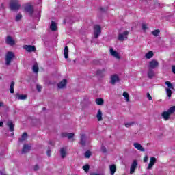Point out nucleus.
Returning a JSON list of instances; mask_svg holds the SVG:
<instances>
[{
	"instance_id": "obj_2",
	"label": "nucleus",
	"mask_w": 175,
	"mask_h": 175,
	"mask_svg": "<svg viewBox=\"0 0 175 175\" xmlns=\"http://www.w3.org/2000/svg\"><path fill=\"white\" fill-rule=\"evenodd\" d=\"M14 57V53H13V52L9 51L5 55V65H7V66L10 65V63L13 61Z\"/></svg>"
},
{
	"instance_id": "obj_21",
	"label": "nucleus",
	"mask_w": 175,
	"mask_h": 175,
	"mask_svg": "<svg viewBox=\"0 0 175 175\" xmlns=\"http://www.w3.org/2000/svg\"><path fill=\"white\" fill-rule=\"evenodd\" d=\"M50 29L53 31V32H55V31H57V23H55V22L52 21L51 23Z\"/></svg>"
},
{
	"instance_id": "obj_13",
	"label": "nucleus",
	"mask_w": 175,
	"mask_h": 175,
	"mask_svg": "<svg viewBox=\"0 0 175 175\" xmlns=\"http://www.w3.org/2000/svg\"><path fill=\"white\" fill-rule=\"evenodd\" d=\"M120 78L118 77V75H114L111 76V81L110 83L111 84H112V85H114V84H116V83H117V81H119Z\"/></svg>"
},
{
	"instance_id": "obj_44",
	"label": "nucleus",
	"mask_w": 175,
	"mask_h": 175,
	"mask_svg": "<svg viewBox=\"0 0 175 175\" xmlns=\"http://www.w3.org/2000/svg\"><path fill=\"white\" fill-rule=\"evenodd\" d=\"M46 155H48V157H51V150H50V148H49L46 152Z\"/></svg>"
},
{
	"instance_id": "obj_52",
	"label": "nucleus",
	"mask_w": 175,
	"mask_h": 175,
	"mask_svg": "<svg viewBox=\"0 0 175 175\" xmlns=\"http://www.w3.org/2000/svg\"><path fill=\"white\" fill-rule=\"evenodd\" d=\"M3 126V122L1 121L0 122V127Z\"/></svg>"
},
{
	"instance_id": "obj_22",
	"label": "nucleus",
	"mask_w": 175,
	"mask_h": 175,
	"mask_svg": "<svg viewBox=\"0 0 175 175\" xmlns=\"http://www.w3.org/2000/svg\"><path fill=\"white\" fill-rule=\"evenodd\" d=\"M102 116H103V114L102 113V111L100 109H98L96 114V118L98 121H103V118L102 117Z\"/></svg>"
},
{
	"instance_id": "obj_43",
	"label": "nucleus",
	"mask_w": 175,
	"mask_h": 175,
	"mask_svg": "<svg viewBox=\"0 0 175 175\" xmlns=\"http://www.w3.org/2000/svg\"><path fill=\"white\" fill-rule=\"evenodd\" d=\"M101 151H102V152H103V154L106 153L107 152L106 147L101 146Z\"/></svg>"
},
{
	"instance_id": "obj_11",
	"label": "nucleus",
	"mask_w": 175,
	"mask_h": 175,
	"mask_svg": "<svg viewBox=\"0 0 175 175\" xmlns=\"http://www.w3.org/2000/svg\"><path fill=\"white\" fill-rule=\"evenodd\" d=\"M66 84H68V80L64 79L57 84V87L59 90H62L66 87Z\"/></svg>"
},
{
	"instance_id": "obj_8",
	"label": "nucleus",
	"mask_w": 175,
	"mask_h": 175,
	"mask_svg": "<svg viewBox=\"0 0 175 175\" xmlns=\"http://www.w3.org/2000/svg\"><path fill=\"white\" fill-rule=\"evenodd\" d=\"M25 12L29 13V14H30L31 16H32V14H33V7L31 4H27L25 7Z\"/></svg>"
},
{
	"instance_id": "obj_53",
	"label": "nucleus",
	"mask_w": 175,
	"mask_h": 175,
	"mask_svg": "<svg viewBox=\"0 0 175 175\" xmlns=\"http://www.w3.org/2000/svg\"><path fill=\"white\" fill-rule=\"evenodd\" d=\"M1 175H6V174L5 173V172H4V171L1 172Z\"/></svg>"
},
{
	"instance_id": "obj_46",
	"label": "nucleus",
	"mask_w": 175,
	"mask_h": 175,
	"mask_svg": "<svg viewBox=\"0 0 175 175\" xmlns=\"http://www.w3.org/2000/svg\"><path fill=\"white\" fill-rule=\"evenodd\" d=\"M142 29H143V31H146L147 30V25L142 24Z\"/></svg>"
},
{
	"instance_id": "obj_29",
	"label": "nucleus",
	"mask_w": 175,
	"mask_h": 175,
	"mask_svg": "<svg viewBox=\"0 0 175 175\" xmlns=\"http://www.w3.org/2000/svg\"><path fill=\"white\" fill-rule=\"evenodd\" d=\"M14 81H12L10 86V92L11 94H14Z\"/></svg>"
},
{
	"instance_id": "obj_19",
	"label": "nucleus",
	"mask_w": 175,
	"mask_h": 175,
	"mask_svg": "<svg viewBox=\"0 0 175 175\" xmlns=\"http://www.w3.org/2000/svg\"><path fill=\"white\" fill-rule=\"evenodd\" d=\"M105 72H106V70L105 68H103L102 70H98L96 71V75L97 76H98L99 77H103V76H105Z\"/></svg>"
},
{
	"instance_id": "obj_56",
	"label": "nucleus",
	"mask_w": 175,
	"mask_h": 175,
	"mask_svg": "<svg viewBox=\"0 0 175 175\" xmlns=\"http://www.w3.org/2000/svg\"><path fill=\"white\" fill-rule=\"evenodd\" d=\"M49 144H52L51 142H49Z\"/></svg>"
},
{
	"instance_id": "obj_36",
	"label": "nucleus",
	"mask_w": 175,
	"mask_h": 175,
	"mask_svg": "<svg viewBox=\"0 0 175 175\" xmlns=\"http://www.w3.org/2000/svg\"><path fill=\"white\" fill-rule=\"evenodd\" d=\"M123 96L125 98L126 102H129V94H128V92H124L123 93Z\"/></svg>"
},
{
	"instance_id": "obj_30",
	"label": "nucleus",
	"mask_w": 175,
	"mask_h": 175,
	"mask_svg": "<svg viewBox=\"0 0 175 175\" xmlns=\"http://www.w3.org/2000/svg\"><path fill=\"white\" fill-rule=\"evenodd\" d=\"M68 51H69V49H68V46H66L64 47V58H66V59H68Z\"/></svg>"
},
{
	"instance_id": "obj_54",
	"label": "nucleus",
	"mask_w": 175,
	"mask_h": 175,
	"mask_svg": "<svg viewBox=\"0 0 175 175\" xmlns=\"http://www.w3.org/2000/svg\"><path fill=\"white\" fill-rule=\"evenodd\" d=\"M2 106H3V102H0V107H2Z\"/></svg>"
},
{
	"instance_id": "obj_9",
	"label": "nucleus",
	"mask_w": 175,
	"mask_h": 175,
	"mask_svg": "<svg viewBox=\"0 0 175 175\" xmlns=\"http://www.w3.org/2000/svg\"><path fill=\"white\" fill-rule=\"evenodd\" d=\"M5 43L9 44V46H14V44H16L14 40H13V38H12L10 36H7Z\"/></svg>"
},
{
	"instance_id": "obj_18",
	"label": "nucleus",
	"mask_w": 175,
	"mask_h": 175,
	"mask_svg": "<svg viewBox=\"0 0 175 175\" xmlns=\"http://www.w3.org/2000/svg\"><path fill=\"white\" fill-rule=\"evenodd\" d=\"M163 118H164V120H165V121H167V120H169V118H170V113L168 112V111H163L161 114Z\"/></svg>"
},
{
	"instance_id": "obj_14",
	"label": "nucleus",
	"mask_w": 175,
	"mask_h": 175,
	"mask_svg": "<svg viewBox=\"0 0 175 175\" xmlns=\"http://www.w3.org/2000/svg\"><path fill=\"white\" fill-rule=\"evenodd\" d=\"M24 49L26 51H29V53H32V51H36V48L32 45H25Z\"/></svg>"
},
{
	"instance_id": "obj_24",
	"label": "nucleus",
	"mask_w": 175,
	"mask_h": 175,
	"mask_svg": "<svg viewBox=\"0 0 175 175\" xmlns=\"http://www.w3.org/2000/svg\"><path fill=\"white\" fill-rule=\"evenodd\" d=\"M32 70L33 73H39V66L38 65V63H36L33 67Z\"/></svg>"
},
{
	"instance_id": "obj_23",
	"label": "nucleus",
	"mask_w": 175,
	"mask_h": 175,
	"mask_svg": "<svg viewBox=\"0 0 175 175\" xmlns=\"http://www.w3.org/2000/svg\"><path fill=\"white\" fill-rule=\"evenodd\" d=\"M154 76H155V72H154V70L151 68H150L148 71V77L149 79H152V77H154Z\"/></svg>"
},
{
	"instance_id": "obj_37",
	"label": "nucleus",
	"mask_w": 175,
	"mask_h": 175,
	"mask_svg": "<svg viewBox=\"0 0 175 175\" xmlns=\"http://www.w3.org/2000/svg\"><path fill=\"white\" fill-rule=\"evenodd\" d=\"M126 128H129L130 126H132L135 125V122H130L124 124Z\"/></svg>"
},
{
	"instance_id": "obj_1",
	"label": "nucleus",
	"mask_w": 175,
	"mask_h": 175,
	"mask_svg": "<svg viewBox=\"0 0 175 175\" xmlns=\"http://www.w3.org/2000/svg\"><path fill=\"white\" fill-rule=\"evenodd\" d=\"M21 8V5L20 4V2L17 0H12L10 2V8L11 10H18Z\"/></svg>"
},
{
	"instance_id": "obj_42",
	"label": "nucleus",
	"mask_w": 175,
	"mask_h": 175,
	"mask_svg": "<svg viewBox=\"0 0 175 175\" xmlns=\"http://www.w3.org/2000/svg\"><path fill=\"white\" fill-rule=\"evenodd\" d=\"M36 89H37L38 92H40V91H42V86L39 84H37L36 85Z\"/></svg>"
},
{
	"instance_id": "obj_5",
	"label": "nucleus",
	"mask_w": 175,
	"mask_h": 175,
	"mask_svg": "<svg viewBox=\"0 0 175 175\" xmlns=\"http://www.w3.org/2000/svg\"><path fill=\"white\" fill-rule=\"evenodd\" d=\"M79 144L83 147L87 144V135L85 133L80 134Z\"/></svg>"
},
{
	"instance_id": "obj_27",
	"label": "nucleus",
	"mask_w": 175,
	"mask_h": 175,
	"mask_svg": "<svg viewBox=\"0 0 175 175\" xmlns=\"http://www.w3.org/2000/svg\"><path fill=\"white\" fill-rule=\"evenodd\" d=\"M27 137H28V134L27 133H23L21 137L18 139L19 142H24L27 140Z\"/></svg>"
},
{
	"instance_id": "obj_16",
	"label": "nucleus",
	"mask_w": 175,
	"mask_h": 175,
	"mask_svg": "<svg viewBox=\"0 0 175 175\" xmlns=\"http://www.w3.org/2000/svg\"><path fill=\"white\" fill-rule=\"evenodd\" d=\"M133 146L135 148H136V150H138V151H145L144 148L139 143H134Z\"/></svg>"
},
{
	"instance_id": "obj_26",
	"label": "nucleus",
	"mask_w": 175,
	"mask_h": 175,
	"mask_svg": "<svg viewBox=\"0 0 175 175\" xmlns=\"http://www.w3.org/2000/svg\"><path fill=\"white\" fill-rule=\"evenodd\" d=\"M109 169H110V173L111 175H113L116 173V170H117V167H116V165H110Z\"/></svg>"
},
{
	"instance_id": "obj_33",
	"label": "nucleus",
	"mask_w": 175,
	"mask_h": 175,
	"mask_svg": "<svg viewBox=\"0 0 175 175\" xmlns=\"http://www.w3.org/2000/svg\"><path fill=\"white\" fill-rule=\"evenodd\" d=\"M103 100L102 98H97L96 99V105H98L99 106H101V105H103Z\"/></svg>"
},
{
	"instance_id": "obj_39",
	"label": "nucleus",
	"mask_w": 175,
	"mask_h": 175,
	"mask_svg": "<svg viewBox=\"0 0 175 175\" xmlns=\"http://www.w3.org/2000/svg\"><path fill=\"white\" fill-rule=\"evenodd\" d=\"M91 151L90 150H87L85 152V158H90V157H91Z\"/></svg>"
},
{
	"instance_id": "obj_20",
	"label": "nucleus",
	"mask_w": 175,
	"mask_h": 175,
	"mask_svg": "<svg viewBox=\"0 0 175 175\" xmlns=\"http://www.w3.org/2000/svg\"><path fill=\"white\" fill-rule=\"evenodd\" d=\"M7 126L9 127L10 132H14V124H13V122L12 121H9L7 122Z\"/></svg>"
},
{
	"instance_id": "obj_50",
	"label": "nucleus",
	"mask_w": 175,
	"mask_h": 175,
	"mask_svg": "<svg viewBox=\"0 0 175 175\" xmlns=\"http://www.w3.org/2000/svg\"><path fill=\"white\" fill-rule=\"evenodd\" d=\"M172 73H174V75H175V66H172Z\"/></svg>"
},
{
	"instance_id": "obj_55",
	"label": "nucleus",
	"mask_w": 175,
	"mask_h": 175,
	"mask_svg": "<svg viewBox=\"0 0 175 175\" xmlns=\"http://www.w3.org/2000/svg\"><path fill=\"white\" fill-rule=\"evenodd\" d=\"M1 8L2 9H5V8L3 7V3L1 4Z\"/></svg>"
},
{
	"instance_id": "obj_41",
	"label": "nucleus",
	"mask_w": 175,
	"mask_h": 175,
	"mask_svg": "<svg viewBox=\"0 0 175 175\" xmlns=\"http://www.w3.org/2000/svg\"><path fill=\"white\" fill-rule=\"evenodd\" d=\"M83 170L85 172H88L90 170V165H83Z\"/></svg>"
},
{
	"instance_id": "obj_34",
	"label": "nucleus",
	"mask_w": 175,
	"mask_h": 175,
	"mask_svg": "<svg viewBox=\"0 0 175 175\" xmlns=\"http://www.w3.org/2000/svg\"><path fill=\"white\" fill-rule=\"evenodd\" d=\"M167 111L170 115L173 114V113H175V106L170 107Z\"/></svg>"
},
{
	"instance_id": "obj_57",
	"label": "nucleus",
	"mask_w": 175,
	"mask_h": 175,
	"mask_svg": "<svg viewBox=\"0 0 175 175\" xmlns=\"http://www.w3.org/2000/svg\"><path fill=\"white\" fill-rule=\"evenodd\" d=\"M43 110H44V107L43 108Z\"/></svg>"
},
{
	"instance_id": "obj_48",
	"label": "nucleus",
	"mask_w": 175,
	"mask_h": 175,
	"mask_svg": "<svg viewBox=\"0 0 175 175\" xmlns=\"http://www.w3.org/2000/svg\"><path fill=\"white\" fill-rule=\"evenodd\" d=\"M148 156L146 155L144 158V162L146 163V162H148Z\"/></svg>"
},
{
	"instance_id": "obj_49",
	"label": "nucleus",
	"mask_w": 175,
	"mask_h": 175,
	"mask_svg": "<svg viewBox=\"0 0 175 175\" xmlns=\"http://www.w3.org/2000/svg\"><path fill=\"white\" fill-rule=\"evenodd\" d=\"M33 170L35 172L39 170V165L38 164L34 166Z\"/></svg>"
},
{
	"instance_id": "obj_45",
	"label": "nucleus",
	"mask_w": 175,
	"mask_h": 175,
	"mask_svg": "<svg viewBox=\"0 0 175 175\" xmlns=\"http://www.w3.org/2000/svg\"><path fill=\"white\" fill-rule=\"evenodd\" d=\"M147 98H148V100H152V97L151 96L150 93H147Z\"/></svg>"
},
{
	"instance_id": "obj_47",
	"label": "nucleus",
	"mask_w": 175,
	"mask_h": 175,
	"mask_svg": "<svg viewBox=\"0 0 175 175\" xmlns=\"http://www.w3.org/2000/svg\"><path fill=\"white\" fill-rule=\"evenodd\" d=\"M62 137H68V133H62Z\"/></svg>"
},
{
	"instance_id": "obj_7",
	"label": "nucleus",
	"mask_w": 175,
	"mask_h": 175,
	"mask_svg": "<svg viewBox=\"0 0 175 175\" xmlns=\"http://www.w3.org/2000/svg\"><path fill=\"white\" fill-rule=\"evenodd\" d=\"M155 163H157V158L154 157H150V161L148 165V167H147L148 170L152 169V166H154Z\"/></svg>"
},
{
	"instance_id": "obj_28",
	"label": "nucleus",
	"mask_w": 175,
	"mask_h": 175,
	"mask_svg": "<svg viewBox=\"0 0 175 175\" xmlns=\"http://www.w3.org/2000/svg\"><path fill=\"white\" fill-rule=\"evenodd\" d=\"M60 155L62 158H65L66 157V150H65V148H62L60 149Z\"/></svg>"
},
{
	"instance_id": "obj_10",
	"label": "nucleus",
	"mask_w": 175,
	"mask_h": 175,
	"mask_svg": "<svg viewBox=\"0 0 175 175\" xmlns=\"http://www.w3.org/2000/svg\"><path fill=\"white\" fill-rule=\"evenodd\" d=\"M109 52L112 57H114L117 59H121V56H120V54H118L117 51H114L113 48H110Z\"/></svg>"
},
{
	"instance_id": "obj_4",
	"label": "nucleus",
	"mask_w": 175,
	"mask_h": 175,
	"mask_svg": "<svg viewBox=\"0 0 175 175\" xmlns=\"http://www.w3.org/2000/svg\"><path fill=\"white\" fill-rule=\"evenodd\" d=\"M158 66H159V62L157 60L152 59L150 62H149V69H157Z\"/></svg>"
},
{
	"instance_id": "obj_38",
	"label": "nucleus",
	"mask_w": 175,
	"mask_h": 175,
	"mask_svg": "<svg viewBox=\"0 0 175 175\" xmlns=\"http://www.w3.org/2000/svg\"><path fill=\"white\" fill-rule=\"evenodd\" d=\"M23 18V15L21 14H18L16 16V21H20Z\"/></svg>"
},
{
	"instance_id": "obj_12",
	"label": "nucleus",
	"mask_w": 175,
	"mask_h": 175,
	"mask_svg": "<svg viewBox=\"0 0 175 175\" xmlns=\"http://www.w3.org/2000/svg\"><path fill=\"white\" fill-rule=\"evenodd\" d=\"M136 167H137V161H136V160H134L130 168V174H133V173H135Z\"/></svg>"
},
{
	"instance_id": "obj_31",
	"label": "nucleus",
	"mask_w": 175,
	"mask_h": 175,
	"mask_svg": "<svg viewBox=\"0 0 175 175\" xmlns=\"http://www.w3.org/2000/svg\"><path fill=\"white\" fill-rule=\"evenodd\" d=\"M165 84L170 88V90H174V87L173 86V84L170 83V81H165Z\"/></svg>"
},
{
	"instance_id": "obj_35",
	"label": "nucleus",
	"mask_w": 175,
	"mask_h": 175,
	"mask_svg": "<svg viewBox=\"0 0 175 175\" xmlns=\"http://www.w3.org/2000/svg\"><path fill=\"white\" fill-rule=\"evenodd\" d=\"M160 32H161V31L159 29H156V30L152 31V35H153L154 36H159Z\"/></svg>"
},
{
	"instance_id": "obj_3",
	"label": "nucleus",
	"mask_w": 175,
	"mask_h": 175,
	"mask_svg": "<svg viewBox=\"0 0 175 175\" xmlns=\"http://www.w3.org/2000/svg\"><path fill=\"white\" fill-rule=\"evenodd\" d=\"M94 38L98 39L99 38V35L102 33V28L99 25H95L94 27Z\"/></svg>"
},
{
	"instance_id": "obj_32",
	"label": "nucleus",
	"mask_w": 175,
	"mask_h": 175,
	"mask_svg": "<svg viewBox=\"0 0 175 175\" xmlns=\"http://www.w3.org/2000/svg\"><path fill=\"white\" fill-rule=\"evenodd\" d=\"M166 94H167L168 98H172V94H173V92H172V90H170V88H167Z\"/></svg>"
},
{
	"instance_id": "obj_6",
	"label": "nucleus",
	"mask_w": 175,
	"mask_h": 175,
	"mask_svg": "<svg viewBox=\"0 0 175 175\" xmlns=\"http://www.w3.org/2000/svg\"><path fill=\"white\" fill-rule=\"evenodd\" d=\"M128 35H129V32L126 31L123 32V33H120L118 39V40H120V42H123V40H126V39H128Z\"/></svg>"
},
{
	"instance_id": "obj_25",
	"label": "nucleus",
	"mask_w": 175,
	"mask_h": 175,
	"mask_svg": "<svg viewBox=\"0 0 175 175\" xmlns=\"http://www.w3.org/2000/svg\"><path fill=\"white\" fill-rule=\"evenodd\" d=\"M145 57L147 59L152 58L154 57V52L150 51L145 55Z\"/></svg>"
},
{
	"instance_id": "obj_51",
	"label": "nucleus",
	"mask_w": 175,
	"mask_h": 175,
	"mask_svg": "<svg viewBox=\"0 0 175 175\" xmlns=\"http://www.w3.org/2000/svg\"><path fill=\"white\" fill-rule=\"evenodd\" d=\"M100 10H101V12H106V10H107V8H100Z\"/></svg>"
},
{
	"instance_id": "obj_40",
	"label": "nucleus",
	"mask_w": 175,
	"mask_h": 175,
	"mask_svg": "<svg viewBox=\"0 0 175 175\" xmlns=\"http://www.w3.org/2000/svg\"><path fill=\"white\" fill-rule=\"evenodd\" d=\"M67 137H68V139H73V137H75V133H68Z\"/></svg>"
},
{
	"instance_id": "obj_17",
	"label": "nucleus",
	"mask_w": 175,
	"mask_h": 175,
	"mask_svg": "<svg viewBox=\"0 0 175 175\" xmlns=\"http://www.w3.org/2000/svg\"><path fill=\"white\" fill-rule=\"evenodd\" d=\"M29 151H31V146L28 144H25L21 152L22 154H27V152H29Z\"/></svg>"
},
{
	"instance_id": "obj_15",
	"label": "nucleus",
	"mask_w": 175,
	"mask_h": 175,
	"mask_svg": "<svg viewBox=\"0 0 175 175\" xmlns=\"http://www.w3.org/2000/svg\"><path fill=\"white\" fill-rule=\"evenodd\" d=\"M15 96L16 99H18V100H25V99L27 98V94H20L18 93H16Z\"/></svg>"
}]
</instances>
